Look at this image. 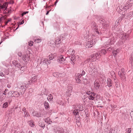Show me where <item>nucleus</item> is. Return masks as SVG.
<instances>
[{
    "label": "nucleus",
    "instance_id": "c756f323",
    "mask_svg": "<svg viewBox=\"0 0 133 133\" xmlns=\"http://www.w3.org/2000/svg\"><path fill=\"white\" fill-rule=\"evenodd\" d=\"M53 98V97L52 95L50 94L48 95V96L47 97V99L49 101H50L52 100Z\"/></svg>",
    "mask_w": 133,
    "mask_h": 133
},
{
    "label": "nucleus",
    "instance_id": "f257e3e1",
    "mask_svg": "<svg viewBox=\"0 0 133 133\" xmlns=\"http://www.w3.org/2000/svg\"><path fill=\"white\" fill-rule=\"evenodd\" d=\"M129 36L128 34L122 33L121 34V38L118 43V45H120L123 44L126 40H127Z\"/></svg>",
    "mask_w": 133,
    "mask_h": 133
},
{
    "label": "nucleus",
    "instance_id": "20e7f679",
    "mask_svg": "<svg viewBox=\"0 0 133 133\" xmlns=\"http://www.w3.org/2000/svg\"><path fill=\"white\" fill-rule=\"evenodd\" d=\"M119 12H120V13L122 14V15L123 16V17H122L121 18L123 19V18H125V17L127 15V14H128L127 13L129 12L128 10L127 9L126 7V6L125 7L124 6H121L119 7Z\"/></svg>",
    "mask_w": 133,
    "mask_h": 133
},
{
    "label": "nucleus",
    "instance_id": "39448f33",
    "mask_svg": "<svg viewBox=\"0 0 133 133\" xmlns=\"http://www.w3.org/2000/svg\"><path fill=\"white\" fill-rule=\"evenodd\" d=\"M21 94H20L19 92L17 91H11L9 92L8 93V96H9V98L11 97H18Z\"/></svg>",
    "mask_w": 133,
    "mask_h": 133
},
{
    "label": "nucleus",
    "instance_id": "f8f14e48",
    "mask_svg": "<svg viewBox=\"0 0 133 133\" xmlns=\"http://www.w3.org/2000/svg\"><path fill=\"white\" fill-rule=\"evenodd\" d=\"M94 57V56L93 55H91V57L86 61L85 62V63H86L89 62H92L95 61L96 60H97V59H96V58Z\"/></svg>",
    "mask_w": 133,
    "mask_h": 133
},
{
    "label": "nucleus",
    "instance_id": "7c9ffc66",
    "mask_svg": "<svg viewBox=\"0 0 133 133\" xmlns=\"http://www.w3.org/2000/svg\"><path fill=\"white\" fill-rule=\"evenodd\" d=\"M44 104V107L45 109H48L49 107V104L48 102L45 101Z\"/></svg>",
    "mask_w": 133,
    "mask_h": 133
},
{
    "label": "nucleus",
    "instance_id": "58836bf2",
    "mask_svg": "<svg viewBox=\"0 0 133 133\" xmlns=\"http://www.w3.org/2000/svg\"><path fill=\"white\" fill-rule=\"evenodd\" d=\"M75 80L76 82L78 83H80L81 82V80L80 79H78V78H75Z\"/></svg>",
    "mask_w": 133,
    "mask_h": 133
},
{
    "label": "nucleus",
    "instance_id": "c03bdc74",
    "mask_svg": "<svg viewBox=\"0 0 133 133\" xmlns=\"http://www.w3.org/2000/svg\"><path fill=\"white\" fill-rule=\"evenodd\" d=\"M20 69V70L21 71V73H23V72L24 71V67H23L22 66L21 67Z\"/></svg>",
    "mask_w": 133,
    "mask_h": 133
},
{
    "label": "nucleus",
    "instance_id": "a18cd8bd",
    "mask_svg": "<svg viewBox=\"0 0 133 133\" xmlns=\"http://www.w3.org/2000/svg\"><path fill=\"white\" fill-rule=\"evenodd\" d=\"M18 62L14 60L12 62V63L15 66L17 64Z\"/></svg>",
    "mask_w": 133,
    "mask_h": 133
},
{
    "label": "nucleus",
    "instance_id": "de8ad7c7",
    "mask_svg": "<svg viewBox=\"0 0 133 133\" xmlns=\"http://www.w3.org/2000/svg\"><path fill=\"white\" fill-rule=\"evenodd\" d=\"M77 75V76L76 78L81 79V78L82 76L81 74H78Z\"/></svg>",
    "mask_w": 133,
    "mask_h": 133
},
{
    "label": "nucleus",
    "instance_id": "79ce46f5",
    "mask_svg": "<svg viewBox=\"0 0 133 133\" xmlns=\"http://www.w3.org/2000/svg\"><path fill=\"white\" fill-rule=\"evenodd\" d=\"M115 82V85L116 87H118V82H117V80H116L115 79H114Z\"/></svg>",
    "mask_w": 133,
    "mask_h": 133
},
{
    "label": "nucleus",
    "instance_id": "a878e982",
    "mask_svg": "<svg viewBox=\"0 0 133 133\" xmlns=\"http://www.w3.org/2000/svg\"><path fill=\"white\" fill-rule=\"evenodd\" d=\"M56 44H59L61 42V39L60 37H57L56 39Z\"/></svg>",
    "mask_w": 133,
    "mask_h": 133
},
{
    "label": "nucleus",
    "instance_id": "c85d7f7f",
    "mask_svg": "<svg viewBox=\"0 0 133 133\" xmlns=\"http://www.w3.org/2000/svg\"><path fill=\"white\" fill-rule=\"evenodd\" d=\"M45 121L48 124H51L52 123L51 121L50 120V118H45Z\"/></svg>",
    "mask_w": 133,
    "mask_h": 133
},
{
    "label": "nucleus",
    "instance_id": "4d7b16f0",
    "mask_svg": "<svg viewBox=\"0 0 133 133\" xmlns=\"http://www.w3.org/2000/svg\"><path fill=\"white\" fill-rule=\"evenodd\" d=\"M130 115L131 117L133 119V111H132L130 113Z\"/></svg>",
    "mask_w": 133,
    "mask_h": 133
},
{
    "label": "nucleus",
    "instance_id": "72a5a7b5",
    "mask_svg": "<svg viewBox=\"0 0 133 133\" xmlns=\"http://www.w3.org/2000/svg\"><path fill=\"white\" fill-rule=\"evenodd\" d=\"M72 88L71 87L68 86V90H67V92L66 93V95H68L67 93L68 92L70 93L72 90Z\"/></svg>",
    "mask_w": 133,
    "mask_h": 133
},
{
    "label": "nucleus",
    "instance_id": "dca6fc26",
    "mask_svg": "<svg viewBox=\"0 0 133 133\" xmlns=\"http://www.w3.org/2000/svg\"><path fill=\"white\" fill-rule=\"evenodd\" d=\"M37 77L35 76H34L31 79H30L28 81V84H30L32 83H34L37 81Z\"/></svg>",
    "mask_w": 133,
    "mask_h": 133
},
{
    "label": "nucleus",
    "instance_id": "6e6552de",
    "mask_svg": "<svg viewBox=\"0 0 133 133\" xmlns=\"http://www.w3.org/2000/svg\"><path fill=\"white\" fill-rule=\"evenodd\" d=\"M95 43V40H92L87 42L85 45V47L86 48H91L94 46Z\"/></svg>",
    "mask_w": 133,
    "mask_h": 133
},
{
    "label": "nucleus",
    "instance_id": "6e6d98bb",
    "mask_svg": "<svg viewBox=\"0 0 133 133\" xmlns=\"http://www.w3.org/2000/svg\"><path fill=\"white\" fill-rule=\"evenodd\" d=\"M85 74V72L84 70H83L82 71V73L81 74H81V76H83Z\"/></svg>",
    "mask_w": 133,
    "mask_h": 133
},
{
    "label": "nucleus",
    "instance_id": "4c0bfd02",
    "mask_svg": "<svg viewBox=\"0 0 133 133\" xmlns=\"http://www.w3.org/2000/svg\"><path fill=\"white\" fill-rule=\"evenodd\" d=\"M8 103L7 102H6L5 103H4L3 105V108H5L8 107Z\"/></svg>",
    "mask_w": 133,
    "mask_h": 133
},
{
    "label": "nucleus",
    "instance_id": "412c9836",
    "mask_svg": "<svg viewBox=\"0 0 133 133\" xmlns=\"http://www.w3.org/2000/svg\"><path fill=\"white\" fill-rule=\"evenodd\" d=\"M9 98V97L8 96L6 97L5 95H2L0 98V101H1L4 100L8 101V98Z\"/></svg>",
    "mask_w": 133,
    "mask_h": 133
},
{
    "label": "nucleus",
    "instance_id": "603ef678",
    "mask_svg": "<svg viewBox=\"0 0 133 133\" xmlns=\"http://www.w3.org/2000/svg\"><path fill=\"white\" fill-rule=\"evenodd\" d=\"M58 73L57 72H54L53 74V76L55 77H57Z\"/></svg>",
    "mask_w": 133,
    "mask_h": 133
},
{
    "label": "nucleus",
    "instance_id": "ddd939ff",
    "mask_svg": "<svg viewBox=\"0 0 133 133\" xmlns=\"http://www.w3.org/2000/svg\"><path fill=\"white\" fill-rule=\"evenodd\" d=\"M57 61L60 63H62L65 61V59L63 58V56L61 55L57 57Z\"/></svg>",
    "mask_w": 133,
    "mask_h": 133
},
{
    "label": "nucleus",
    "instance_id": "338daca9",
    "mask_svg": "<svg viewBox=\"0 0 133 133\" xmlns=\"http://www.w3.org/2000/svg\"><path fill=\"white\" fill-rule=\"evenodd\" d=\"M63 130H59L58 131V133H62Z\"/></svg>",
    "mask_w": 133,
    "mask_h": 133
},
{
    "label": "nucleus",
    "instance_id": "f3484780",
    "mask_svg": "<svg viewBox=\"0 0 133 133\" xmlns=\"http://www.w3.org/2000/svg\"><path fill=\"white\" fill-rule=\"evenodd\" d=\"M75 52V51L72 49H70L69 50L66 52V53L68 55H73Z\"/></svg>",
    "mask_w": 133,
    "mask_h": 133
},
{
    "label": "nucleus",
    "instance_id": "2eb2a0df",
    "mask_svg": "<svg viewBox=\"0 0 133 133\" xmlns=\"http://www.w3.org/2000/svg\"><path fill=\"white\" fill-rule=\"evenodd\" d=\"M22 111L24 112V115L23 117H26L29 116H30V115H29L28 113V111H27L26 109L24 107L22 109Z\"/></svg>",
    "mask_w": 133,
    "mask_h": 133
},
{
    "label": "nucleus",
    "instance_id": "423d86ee",
    "mask_svg": "<svg viewBox=\"0 0 133 133\" xmlns=\"http://www.w3.org/2000/svg\"><path fill=\"white\" fill-rule=\"evenodd\" d=\"M86 94L88 95V96L86 97L90 100H93L95 98L96 94L94 92H90V91H88L86 92Z\"/></svg>",
    "mask_w": 133,
    "mask_h": 133
},
{
    "label": "nucleus",
    "instance_id": "ea45409f",
    "mask_svg": "<svg viewBox=\"0 0 133 133\" xmlns=\"http://www.w3.org/2000/svg\"><path fill=\"white\" fill-rule=\"evenodd\" d=\"M110 75L112 76V77H115L116 75L115 74V73L114 71H111V72Z\"/></svg>",
    "mask_w": 133,
    "mask_h": 133
},
{
    "label": "nucleus",
    "instance_id": "5701e85b",
    "mask_svg": "<svg viewBox=\"0 0 133 133\" xmlns=\"http://www.w3.org/2000/svg\"><path fill=\"white\" fill-rule=\"evenodd\" d=\"M106 52V51L105 49H103L100 51L99 53L100 54V55H101H101H105Z\"/></svg>",
    "mask_w": 133,
    "mask_h": 133
},
{
    "label": "nucleus",
    "instance_id": "7ed1b4c3",
    "mask_svg": "<svg viewBox=\"0 0 133 133\" xmlns=\"http://www.w3.org/2000/svg\"><path fill=\"white\" fill-rule=\"evenodd\" d=\"M107 41L104 43V45L105 47H107L114 44L116 41V39L114 37H112L109 38H107Z\"/></svg>",
    "mask_w": 133,
    "mask_h": 133
},
{
    "label": "nucleus",
    "instance_id": "4be33fe9",
    "mask_svg": "<svg viewBox=\"0 0 133 133\" xmlns=\"http://www.w3.org/2000/svg\"><path fill=\"white\" fill-rule=\"evenodd\" d=\"M32 115L35 116L39 117H41V114H39L38 112L34 111L32 112Z\"/></svg>",
    "mask_w": 133,
    "mask_h": 133
},
{
    "label": "nucleus",
    "instance_id": "774afa93",
    "mask_svg": "<svg viewBox=\"0 0 133 133\" xmlns=\"http://www.w3.org/2000/svg\"><path fill=\"white\" fill-rule=\"evenodd\" d=\"M7 93L5 92V91H4V92L3 93L2 95H5Z\"/></svg>",
    "mask_w": 133,
    "mask_h": 133
},
{
    "label": "nucleus",
    "instance_id": "cd10ccee",
    "mask_svg": "<svg viewBox=\"0 0 133 133\" xmlns=\"http://www.w3.org/2000/svg\"><path fill=\"white\" fill-rule=\"evenodd\" d=\"M57 55L56 53H54L53 54H51L49 56V58L50 60H52L53 59L54 57L56 56Z\"/></svg>",
    "mask_w": 133,
    "mask_h": 133
},
{
    "label": "nucleus",
    "instance_id": "c9c22d12",
    "mask_svg": "<svg viewBox=\"0 0 133 133\" xmlns=\"http://www.w3.org/2000/svg\"><path fill=\"white\" fill-rule=\"evenodd\" d=\"M29 125L32 127H33L35 126L34 122L32 120H31L29 121Z\"/></svg>",
    "mask_w": 133,
    "mask_h": 133
},
{
    "label": "nucleus",
    "instance_id": "052dcab7",
    "mask_svg": "<svg viewBox=\"0 0 133 133\" xmlns=\"http://www.w3.org/2000/svg\"><path fill=\"white\" fill-rule=\"evenodd\" d=\"M65 75V74L64 73H60L59 74V76L60 77H62V75Z\"/></svg>",
    "mask_w": 133,
    "mask_h": 133
},
{
    "label": "nucleus",
    "instance_id": "13d9d810",
    "mask_svg": "<svg viewBox=\"0 0 133 133\" xmlns=\"http://www.w3.org/2000/svg\"><path fill=\"white\" fill-rule=\"evenodd\" d=\"M0 76L2 77H4L5 76L4 74H3V72H1L0 73Z\"/></svg>",
    "mask_w": 133,
    "mask_h": 133
},
{
    "label": "nucleus",
    "instance_id": "e433bc0d",
    "mask_svg": "<svg viewBox=\"0 0 133 133\" xmlns=\"http://www.w3.org/2000/svg\"><path fill=\"white\" fill-rule=\"evenodd\" d=\"M39 125L40 127H41L42 128H43V129H44L45 127V125L43 123L40 122L39 123Z\"/></svg>",
    "mask_w": 133,
    "mask_h": 133
},
{
    "label": "nucleus",
    "instance_id": "393cba45",
    "mask_svg": "<svg viewBox=\"0 0 133 133\" xmlns=\"http://www.w3.org/2000/svg\"><path fill=\"white\" fill-rule=\"evenodd\" d=\"M126 15H127L125 17L126 18H128L133 16V11L132 12L129 13L128 14H127Z\"/></svg>",
    "mask_w": 133,
    "mask_h": 133
},
{
    "label": "nucleus",
    "instance_id": "0eeeda50",
    "mask_svg": "<svg viewBox=\"0 0 133 133\" xmlns=\"http://www.w3.org/2000/svg\"><path fill=\"white\" fill-rule=\"evenodd\" d=\"M91 27L92 29H94V32L95 33V35H101V33H100L99 31L97 30V28L96 26V23L94 22H92L91 23Z\"/></svg>",
    "mask_w": 133,
    "mask_h": 133
},
{
    "label": "nucleus",
    "instance_id": "4468645a",
    "mask_svg": "<svg viewBox=\"0 0 133 133\" xmlns=\"http://www.w3.org/2000/svg\"><path fill=\"white\" fill-rule=\"evenodd\" d=\"M124 69L122 68L121 70V71H119L118 72V74L120 77L121 78L124 77L123 76L125 74V72H124Z\"/></svg>",
    "mask_w": 133,
    "mask_h": 133
},
{
    "label": "nucleus",
    "instance_id": "473e14b6",
    "mask_svg": "<svg viewBox=\"0 0 133 133\" xmlns=\"http://www.w3.org/2000/svg\"><path fill=\"white\" fill-rule=\"evenodd\" d=\"M119 52V50L118 49H117L116 50H114L113 51L112 53L114 56H115L117 53Z\"/></svg>",
    "mask_w": 133,
    "mask_h": 133
},
{
    "label": "nucleus",
    "instance_id": "3c124183",
    "mask_svg": "<svg viewBox=\"0 0 133 133\" xmlns=\"http://www.w3.org/2000/svg\"><path fill=\"white\" fill-rule=\"evenodd\" d=\"M69 58L70 59V60H73V61H74V59H76L75 58V57L74 56H70L69 57Z\"/></svg>",
    "mask_w": 133,
    "mask_h": 133
},
{
    "label": "nucleus",
    "instance_id": "9d476101",
    "mask_svg": "<svg viewBox=\"0 0 133 133\" xmlns=\"http://www.w3.org/2000/svg\"><path fill=\"white\" fill-rule=\"evenodd\" d=\"M8 4V3L7 2L0 4V6L1 9H2L4 11L7 9Z\"/></svg>",
    "mask_w": 133,
    "mask_h": 133
},
{
    "label": "nucleus",
    "instance_id": "680f3d73",
    "mask_svg": "<svg viewBox=\"0 0 133 133\" xmlns=\"http://www.w3.org/2000/svg\"><path fill=\"white\" fill-rule=\"evenodd\" d=\"M4 17L1 16L0 17V22L3 19Z\"/></svg>",
    "mask_w": 133,
    "mask_h": 133
},
{
    "label": "nucleus",
    "instance_id": "a19ab883",
    "mask_svg": "<svg viewBox=\"0 0 133 133\" xmlns=\"http://www.w3.org/2000/svg\"><path fill=\"white\" fill-rule=\"evenodd\" d=\"M41 41L42 39H41L38 38L37 39H35V42L36 43H39Z\"/></svg>",
    "mask_w": 133,
    "mask_h": 133
},
{
    "label": "nucleus",
    "instance_id": "a211bd4d",
    "mask_svg": "<svg viewBox=\"0 0 133 133\" xmlns=\"http://www.w3.org/2000/svg\"><path fill=\"white\" fill-rule=\"evenodd\" d=\"M29 57L30 56L28 54L23 55L22 57V58L23 61L27 60L28 61L29 59Z\"/></svg>",
    "mask_w": 133,
    "mask_h": 133
},
{
    "label": "nucleus",
    "instance_id": "e2e57ef3",
    "mask_svg": "<svg viewBox=\"0 0 133 133\" xmlns=\"http://www.w3.org/2000/svg\"><path fill=\"white\" fill-rule=\"evenodd\" d=\"M11 20V19H9V20H8L7 21H6L5 22V24L6 25L9 22H10V21Z\"/></svg>",
    "mask_w": 133,
    "mask_h": 133
},
{
    "label": "nucleus",
    "instance_id": "f704fd0d",
    "mask_svg": "<svg viewBox=\"0 0 133 133\" xmlns=\"http://www.w3.org/2000/svg\"><path fill=\"white\" fill-rule=\"evenodd\" d=\"M43 63H45L47 64H48V63L49 64L50 63V60H49L48 59H44L43 61Z\"/></svg>",
    "mask_w": 133,
    "mask_h": 133
},
{
    "label": "nucleus",
    "instance_id": "8fccbe9b",
    "mask_svg": "<svg viewBox=\"0 0 133 133\" xmlns=\"http://www.w3.org/2000/svg\"><path fill=\"white\" fill-rule=\"evenodd\" d=\"M131 128L128 129L127 130V133H131Z\"/></svg>",
    "mask_w": 133,
    "mask_h": 133
},
{
    "label": "nucleus",
    "instance_id": "bb28decb",
    "mask_svg": "<svg viewBox=\"0 0 133 133\" xmlns=\"http://www.w3.org/2000/svg\"><path fill=\"white\" fill-rule=\"evenodd\" d=\"M93 55L94 56V57L96 58V59H98L101 56V55H100V54L98 53H94L93 54Z\"/></svg>",
    "mask_w": 133,
    "mask_h": 133
},
{
    "label": "nucleus",
    "instance_id": "0e129e2a",
    "mask_svg": "<svg viewBox=\"0 0 133 133\" xmlns=\"http://www.w3.org/2000/svg\"><path fill=\"white\" fill-rule=\"evenodd\" d=\"M14 3L13 1H10L9 2V3L10 4H13Z\"/></svg>",
    "mask_w": 133,
    "mask_h": 133
},
{
    "label": "nucleus",
    "instance_id": "f03ea898",
    "mask_svg": "<svg viewBox=\"0 0 133 133\" xmlns=\"http://www.w3.org/2000/svg\"><path fill=\"white\" fill-rule=\"evenodd\" d=\"M17 85L19 88L21 90H20V93L22 95V94L24 93L27 89V84L24 83L19 82L17 83Z\"/></svg>",
    "mask_w": 133,
    "mask_h": 133
},
{
    "label": "nucleus",
    "instance_id": "864d4df0",
    "mask_svg": "<svg viewBox=\"0 0 133 133\" xmlns=\"http://www.w3.org/2000/svg\"><path fill=\"white\" fill-rule=\"evenodd\" d=\"M28 12H29V11H26V12H23L22 14V15H22V17L24 15L28 13Z\"/></svg>",
    "mask_w": 133,
    "mask_h": 133
},
{
    "label": "nucleus",
    "instance_id": "37998d69",
    "mask_svg": "<svg viewBox=\"0 0 133 133\" xmlns=\"http://www.w3.org/2000/svg\"><path fill=\"white\" fill-rule=\"evenodd\" d=\"M22 66L21 65V64L19 63L18 62V63L16 65V67L18 68H20V67Z\"/></svg>",
    "mask_w": 133,
    "mask_h": 133
},
{
    "label": "nucleus",
    "instance_id": "1a4fd4ad",
    "mask_svg": "<svg viewBox=\"0 0 133 133\" xmlns=\"http://www.w3.org/2000/svg\"><path fill=\"white\" fill-rule=\"evenodd\" d=\"M96 70V66L94 64L92 63H90L89 64V72H92V71L95 72Z\"/></svg>",
    "mask_w": 133,
    "mask_h": 133
},
{
    "label": "nucleus",
    "instance_id": "aec40b11",
    "mask_svg": "<svg viewBox=\"0 0 133 133\" xmlns=\"http://www.w3.org/2000/svg\"><path fill=\"white\" fill-rule=\"evenodd\" d=\"M99 22L101 23L105 27H107L109 25L108 24H105V21L103 19H101L99 20Z\"/></svg>",
    "mask_w": 133,
    "mask_h": 133
},
{
    "label": "nucleus",
    "instance_id": "9b49d317",
    "mask_svg": "<svg viewBox=\"0 0 133 133\" xmlns=\"http://www.w3.org/2000/svg\"><path fill=\"white\" fill-rule=\"evenodd\" d=\"M94 87L96 90L99 89L100 87V83L99 81L97 80H96L94 82Z\"/></svg>",
    "mask_w": 133,
    "mask_h": 133
},
{
    "label": "nucleus",
    "instance_id": "49530a36",
    "mask_svg": "<svg viewBox=\"0 0 133 133\" xmlns=\"http://www.w3.org/2000/svg\"><path fill=\"white\" fill-rule=\"evenodd\" d=\"M33 42L32 41H30L29 42V45L31 46H32L33 45Z\"/></svg>",
    "mask_w": 133,
    "mask_h": 133
},
{
    "label": "nucleus",
    "instance_id": "09e8293b",
    "mask_svg": "<svg viewBox=\"0 0 133 133\" xmlns=\"http://www.w3.org/2000/svg\"><path fill=\"white\" fill-rule=\"evenodd\" d=\"M76 61V59H74V61H73V60H71L70 61V63L73 65H74L75 63V62Z\"/></svg>",
    "mask_w": 133,
    "mask_h": 133
},
{
    "label": "nucleus",
    "instance_id": "5fc2aeb1",
    "mask_svg": "<svg viewBox=\"0 0 133 133\" xmlns=\"http://www.w3.org/2000/svg\"><path fill=\"white\" fill-rule=\"evenodd\" d=\"M18 55L20 57L22 56V54L21 52H19L18 54Z\"/></svg>",
    "mask_w": 133,
    "mask_h": 133
},
{
    "label": "nucleus",
    "instance_id": "6ab92c4d",
    "mask_svg": "<svg viewBox=\"0 0 133 133\" xmlns=\"http://www.w3.org/2000/svg\"><path fill=\"white\" fill-rule=\"evenodd\" d=\"M107 86L109 87H110L112 86V82L111 79L109 78L107 79Z\"/></svg>",
    "mask_w": 133,
    "mask_h": 133
},
{
    "label": "nucleus",
    "instance_id": "2f4dec72",
    "mask_svg": "<svg viewBox=\"0 0 133 133\" xmlns=\"http://www.w3.org/2000/svg\"><path fill=\"white\" fill-rule=\"evenodd\" d=\"M79 111L78 109H76L73 111V114L74 115H78Z\"/></svg>",
    "mask_w": 133,
    "mask_h": 133
},
{
    "label": "nucleus",
    "instance_id": "bf43d9fd",
    "mask_svg": "<svg viewBox=\"0 0 133 133\" xmlns=\"http://www.w3.org/2000/svg\"><path fill=\"white\" fill-rule=\"evenodd\" d=\"M111 107L112 109H114L116 108V105H111Z\"/></svg>",
    "mask_w": 133,
    "mask_h": 133
},
{
    "label": "nucleus",
    "instance_id": "69168bd1",
    "mask_svg": "<svg viewBox=\"0 0 133 133\" xmlns=\"http://www.w3.org/2000/svg\"><path fill=\"white\" fill-rule=\"evenodd\" d=\"M24 23V20H23L19 24L20 25H21L22 24H23Z\"/></svg>",
    "mask_w": 133,
    "mask_h": 133
},
{
    "label": "nucleus",
    "instance_id": "b1692460",
    "mask_svg": "<svg viewBox=\"0 0 133 133\" xmlns=\"http://www.w3.org/2000/svg\"><path fill=\"white\" fill-rule=\"evenodd\" d=\"M76 108H77V109L78 110V111H82L84 110L82 105L80 104L77 105Z\"/></svg>",
    "mask_w": 133,
    "mask_h": 133
}]
</instances>
